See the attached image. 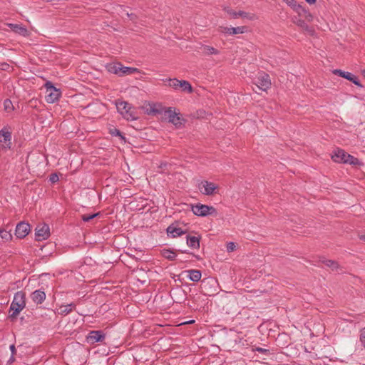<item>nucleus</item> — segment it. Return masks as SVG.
Listing matches in <instances>:
<instances>
[{
    "label": "nucleus",
    "instance_id": "f257e3e1",
    "mask_svg": "<svg viewBox=\"0 0 365 365\" xmlns=\"http://www.w3.org/2000/svg\"><path fill=\"white\" fill-rule=\"evenodd\" d=\"M331 159L339 163H346L352 165L360 164L358 158L351 155L342 149L337 148L331 154Z\"/></svg>",
    "mask_w": 365,
    "mask_h": 365
},
{
    "label": "nucleus",
    "instance_id": "f03ea898",
    "mask_svg": "<svg viewBox=\"0 0 365 365\" xmlns=\"http://www.w3.org/2000/svg\"><path fill=\"white\" fill-rule=\"evenodd\" d=\"M116 108L120 114L128 120H134L138 118L130 104L125 101H116Z\"/></svg>",
    "mask_w": 365,
    "mask_h": 365
},
{
    "label": "nucleus",
    "instance_id": "7ed1b4c3",
    "mask_svg": "<svg viewBox=\"0 0 365 365\" xmlns=\"http://www.w3.org/2000/svg\"><path fill=\"white\" fill-rule=\"evenodd\" d=\"M25 294L23 292H17L14 297L13 302L10 307V311L13 312L11 314V317H16L25 307Z\"/></svg>",
    "mask_w": 365,
    "mask_h": 365
},
{
    "label": "nucleus",
    "instance_id": "20e7f679",
    "mask_svg": "<svg viewBox=\"0 0 365 365\" xmlns=\"http://www.w3.org/2000/svg\"><path fill=\"white\" fill-rule=\"evenodd\" d=\"M165 115L168 118L169 122L172 123L176 128H180L186 121L180 113L176 112L175 109L171 107L166 108Z\"/></svg>",
    "mask_w": 365,
    "mask_h": 365
},
{
    "label": "nucleus",
    "instance_id": "39448f33",
    "mask_svg": "<svg viewBox=\"0 0 365 365\" xmlns=\"http://www.w3.org/2000/svg\"><path fill=\"white\" fill-rule=\"evenodd\" d=\"M254 84L259 89L266 91L271 86L269 76L264 72L259 73L255 79Z\"/></svg>",
    "mask_w": 365,
    "mask_h": 365
},
{
    "label": "nucleus",
    "instance_id": "423d86ee",
    "mask_svg": "<svg viewBox=\"0 0 365 365\" xmlns=\"http://www.w3.org/2000/svg\"><path fill=\"white\" fill-rule=\"evenodd\" d=\"M11 146V132L6 128L0 130V148L3 150L10 149Z\"/></svg>",
    "mask_w": 365,
    "mask_h": 365
},
{
    "label": "nucleus",
    "instance_id": "0eeeda50",
    "mask_svg": "<svg viewBox=\"0 0 365 365\" xmlns=\"http://www.w3.org/2000/svg\"><path fill=\"white\" fill-rule=\"evenodd\" d=\"M50 236L49 227L46 224H39L36 227V239L41 241L48 238Z\"/></svg>",
    "mask_w": 365,
    "mask_h": 365
},
{
    "label": "nucleus",
    "instance_id": "6e6552de",
    "mask_svg": "<svg viewBox=\"0 0 365 365\" xmlns=\"http://www.w3.org/2000/svg\"><path fill=\"white\" fill-rule=\"evenodd\" d=\"M198 187L200 191L205 195H211L218 188L215 183L206 180L202 181L199 184Z\"/></svg>",
    "mask_w": 365,
    "mask_h": 365
},
{
    "label": "nucleus",
    "instance_id": "1a4fd4ad",
    "mask_svg": "<svg viewBox=\"0 0 365 365\" xmlns=\"http://www.w3.org/2000/svg\"><path fill=\"white\" fill-rule=\"evenodd\" d=\"M333 73L336 75L339 76L340 77L344 78L351 81L357 86L362 87V85L360 83L357 77L349 72L344 71L340 69H336L333 71Z\"/></svg>",
    "mask_w": 365,
    "mask_h": 365
},
{
    "label": "nucleus",
    "instance_id": "9d476101",
    "mask_svg": "<svg viewBox=\"0 0 365 365\" xmlns=\"http://www.w3.org/2000/svg\"><path fill=\"white\" fill-rule=\"evenodd\" d=\"M191 210L197 216H207L215 212L214 207H191Z\"/></svg>",
    "mask_w": 365,
    "mask_h": 365
},
{
    "label": "nucleus",
    "instance_id": "9b49d317",
    "mask_svg": "<svg viewBox=\"0 0 365 365\" xmlns=\"http://www.w3.org/2000/svg\"><path fill=\"white\" fill-rule=\"evenodd\" d=\"M30 231V225L24 222H19L16 227V235L19 238L25 237Z\"/></svg>",
    "mask_w": 365,
    "mask_h": 365
},
{
    "label": "nucleus",
    "instance_id": "f8f14e48",
    "mask_svg": "<svg viewBox=\"0 0 365 365\" xmlns=\"http://www.w3.org/2000/svg\"><path fill=\"white\" fill-rule=\"evenodd\" d=\"M8 26L12 31L20 36L24 37L29 36V31L28 29L25 26H23L21 24H9Z\"/></svg>",
    "mask_w": 365,
    "mask_h": 365
},
{
    "label": "nucleus",
    "instance_id": "ddd939ff",
    "mask_svg": "<svg viewBox=\"0 0 365 365\" xmlns=\"http://www.w3.org/2000/svg\"><path fill=\"white\" fill-rule=\"evenodd\" d=\"M48 94L46 96V101L48 103H53L57 101L61 96L60 89L54 88L47 92Z\"/></svg>",
    "mask_w": 365,
    "mask_h": 365
},
{
    "label": "nucleus",
    "instance_id": "4468645a",
    "mask_svg": "<svg viewBox=\"0 0 365 365\" xmlns=\"http://www.w3.org/2000/svg\"><path fill=\"white\" fill-rule=\"evenodd\" d=\"M168 235L171 237H176L185 233L181 228L176 227L174 224L170 225L167 228Z\"/></svg>",
    "mask_w": 365,
    "mask_h": 365
},
{
    "label": "nucleus",
    "instance_id": "2eb2a0df",
    "mask_svg": "<svg viewBox=\"0 0 365 365\" xmlns=\"http://www.w3.org/2000/svg\"><path fill=\"white\" fill-rule=\"evenodd\" d=\"M88 338L92 343L103 341L105 339V334L101 331H91Z\"/></svg>",
    "mask_w": 365,
    "mask_h": 365
},
{
    "label": "nucleus",
    "instance_id": "dca6fc26",
    "mask_svg": "<svg viewBox=\"0 0 365 365\" xmlns=\"http://www.w3.org/2000/svg\"><path fill=\"white\" fill-rule=\"evenodd\" d=\"M31 297L33 302L37 304H41L46 299V294L42 290H36L31 293Z\"/></svg>",
    "mask_w": 365,
    "mask_h": 365
},
{
    "label": "nucleus",
    "instance_id": "f3484780",
    "mask_svg": "<svg viewBox=\"0 0 365 365\" xmlns=\"http://www.w3.org/2000/svg\"><path fill=\"white\" fill-rule=\"evenodd\" d=\"M245 31L244 26L237 27H222L221 31L229 35H235L238 34H243Z\"/></svg>",
    "mask_w": 365,
    "mask_h": 365
},
{
    "label": "nucleus",
    "instance_id": "a211bd4d",
    "mask_svg": "<svg viewBox=\"0 0 365 365\" xmlns=\"http://www.w3.org/2000/svg\"><path fill=\"white\" fill-rule=\"evenodd\" d=\"M75 307L76 304L74 303H71L66 305H61L57 309L58 314L61 315H67L72 312Z\"/></svg>",
    "mask_w": 365,
    "mask_h": 365
},
{
    "label": "nucleus",
    "instance_id": "6ab92c4d",
    "mask_svg": "<svg viewBox=\"0 0 365 365\" xmlns=\"http://www.w3.org/2000/svg\"><path fill=\"white\" fill-rule=\"evenodd\" d=\"M186 272L188 274L187 277L192 282H198L201 279V272L197 269H190L186 271Z\"/></svg>",
    "mask_w": 365,
    "mask_h": 365
},
{
    "label": "nucleus",
    "instance_id": "aec40b11",
    "mask_svg": "<svg viewBox=\"0 0 365 365\" xmlns=\"http://www.w3.org/2000/svg\"><path fill=\"white\" fill-rule=\"evenodd\" d=\"M322 262L327 267L331 268L332 271L339 272L341 271V268L337 262L331 259H323Z\"/></svg>",
    "mask_w": 365,
    "mask_h": 365
},
{
    "label": "nucleus",
    "instance_id": "412c9836",
    "mask_svg": "<svg viewBox=\"0 0 365 365\" xmlns=\"http://www.w3.org/2000/svg\"><path fill=\"white\" fill-rule=\"evenodd\" d=\"M187 245L193 249H197L200 247L199 238L195 236H187Z\"/></svg>",
    "mask_w": 365,
    "mask_h": 365
},
{
    "label": "nucleus",
    "instance_id": "4be33fe9",
    "mask_svg": "<svg viewBox=\"0 0 365 365\" xmlns=\"http://www.w3.org/2000/svg\"><path fill=\"white\" fill-rule=\"evenodd\" d=\"M120 66H121L120 63H112V64H110L108 66V70L109 72L119 76L120 73V69H121Z\"/></svg>",
    "mask_w": 365,
    "mask_h": 365
},
{
    "label": "nucleus",
    "instance_id": "5701e85b",
    "mask_svg": "<svg viewBox=\"0 0 365 365\" xmlns=\"http://www.w3.org/2000/svg\"><path fill=\"white\" fill-rule=\"evenodd\" d=\"M202 53L205 55H217L219 53V51L214 47L205 45L202 46Z\"/></svg>",
    "mask_w": 365,
    "mask_h": 365
},
{
    "label": "nucleus",
    "instance_id": "b1692460",
    "mask_svg": "<svg viewBox=\"0 0 365 365\" xmlns=\"http://www.w3.org/2000/svg\"><path fill=\"white\" fill-rule=\"evenodd\" d=\"M120 68H121L120 73L119 76L132 74L137 71V68H135L123 66L122 64H121Z\"/></svg>",
    "mask_w": 365,
    "mask_h": 365
},
{
    "label": "nucleus",
    "instance_id": "393cba45",
    "mask_svg": "<svg viewBox=\"0 0 365 365\" xmlns=\"http://www.w3.org/2000/svg\"><path fill=\"white\" fill-rule=\"evenodd\" d=\"M285 1L287 5H289L290 7L293 8L298 13H300V11H305L304 9L299 4H297V1L295 0H283Z\"/></svg>",
    "mask_w": 365,
    "mask_h": 365
},
{
    "label": "nucleus",
    "instance_id": "a878e982",
    "mask_svg": "<svg viewBox=\"0 0 365 365\" xmlns=\"http://www.w3.org/2000/svg\"><path fill=\"white\" fill-rule=\"evenodd\" d=\"M162 255L165 259H168L170 260H174L176 257L175 252L170 250H163L162 251Z\"/></svg>",
    "mask_w": 365,
    "mask_h": 365
},
{
    "label": "nucleus",
    "instance_id": "bb28decb",
    "mask_svg": "<svg viewBox=\"0 0 365 365\" xmlns=\"http://www.w3.org/2000/svg\"><path fill=\"white\" fill-rule=\"evenodd\" d=\"M179 85L180 88H182L183 91H187L188 93H191L192 91V88L190 83L187 81H181V83Z\"/></svg>",
    "mask_w": 365,
    "mask_h": 365
},
{
    "label": "nucleus",
    "instance_id": "cd10ccee",
    "mask_svg": "<svg viewBox=\"0 0 365 365\" xmlns=\"http://www.w3.org/2000/svg\"><path fill=\"white\" fill-rule=\"evenodd\" d=\"M109 133L113 136H119L121 140L125 141V138L122 135L121 132L118 129L115 128H110Z\"/></svg>",
    "mask_w": 365,
    "mask_h": 365
},
{
    "label": "nucleus",
    "instance_id": "c85d7f7f",
    "mask_svg": "<svg viewBox=\"0 0 365 365\" xmlns=\"http://www.w3.org/2000/svg\"><path fill=\"white\" fill-rule=\"evenodd\" d=\"M169 83H168V86L170 87H172L175 89H178L180 88V83H181V81H179L176 78H173V79H168V80Z\"/></svg>",
    "mask_w": 365,
    "mask_h": 365
},
{
    "label": "nucleus",
    "instance_id": "c756f323",
    "mask_svg": "<svg viewBox=\"0 0 365 365\" xmlns=\"http://www.w3.org/2000/svg\"><path fill=\"white\" fill-rule=\"evenodd\" d=\"M294 23L302 29L307 30L309 32L312 31V30L309 29V26L307 24V23L302 19H298L297 21H294Z\"/></svg>",
    "mask_w": 365,
    "mask_h": 365
},
{
    "label": "nucleus",
    "instance_id": "7c9ffc66",
    "mask_svg": "<svg viewBox=\"0 0 365 365\" xmlns=\"http://www.w3.org/2000/svg\"><path fill=\"white\" fill-rule=\"evenodd\" d=\"M149 106L150 109L146 111L148 114L156 115L161 113V110L157 108L155 104H150Z\"/></svg>",
    "mask_w": 365,
    "mask_h": 365
},
{
    "label": "nucleus",
    "instance_id": "2f4dec72",
    "mask_svg": "<svg viewBox=\"0 0 365 365\" xmlns=\"http://www.w3.org/2000/svg\"><path fill=\"white\" fill-rule=\"evenodd\" d=\"M4 110L7 112H10L14 110V106L12 102L9 99H6L4 101Z\"/></svg>",
    "mask_w": 365,
    "mask_h": 365
},
{
    "label": "nucleus",
    "instance_id": "473e14b6",
    "mask_svg": "<svg viewBox=\"0 0 365 365\" xmlns=\"http://www.w3.org/2000/svg\"><path fill=\"white\" fill-rule=\"evenodd\" d=\"M99 215H100L99 212L93 213V214H90V215H83L81 216V218L84 222H88L91 220L95 218L96 217L98 216Z\"/></svg>",
    "mask_w": 365,
    "mask_h": 365
},
{
    "label": "nucleus",
    "instance_id": "72a5a7b5",
    "mask_svg": "<svg viewBox=\"0 0 365 365\" xmlns=\"http://www.w3.org/2000/svg\"><path fill=\"white\" fill-rule=\"evenodd\" d=\"M0 237L4 240H9L11 237V235L9 232L4 230H0Z\"/></svg>",
    "mask_w": 365,
    "mask_h": 365
},
{
    "label": "nucleus",
    "instance_id": "f704fd0d",
    "mask_svg": "<svg viewBox=\"0 0 365 365\" xmlns=\"http://www.w3.org/2000/svg\"><path fill=\"white\" fill-rule=\"evenodd\" d=\"M58 180H59V178H58V175L56 173H52L49 176V181L51 183H55V182H58Z\"/></svg>",
    "mask_w": 365,
    "mask_h": 365
},
{
    "label": "nucleus",
    "instance_id": "c9c22d12",
    "mask_svg": "<svg viewBox=\"0 0 365 365\" xmlns=\"http://www.w3.org/2000/svg\"><path fill=\"white\" fill-rule=\"evenodd\" d=\"M360 341L362 344V346L364 347L365 349V328L363 329L361 331V334H360Z\"/></svg>",
    "mask_w": 365,
    "mask_h": 365
},
{
    "label": "nucleus",
    "instance_id": "e433bc0d",
    "mask_svg": "<svg viewBox=\"0 0 365 365\" xmlns=\"http://www.w3.org/2000/svg\"><path fill=\"white\" fill-rule=\"evenodd\" d=\"M235 248H236V245L234 242H230L227 243V252H233L235 250Z\"/></svg>",
    "mask_w": 365,
    "mask_h": 365
},
{
    "label": "nucleus",
    "instance_id": "4c0bfd02",
    "mask_svg": "<svg viewBox=\"0 0 365 365\" xmlns=\"http://www.w3.org/2000/svg\"><path fill=\"white\" fill-rule=\"evenodd\" d=\"M44 87L46 88V92H48L50 90L56 88V87L51 81H47L45 83Z\"/></svg>",
    "mask_w": 365,
    "mask_h": 365
},
{
    "label": "nucleus",
    "instance_id": "58836bf2",
    "mask_svg": "<svg viewBox=\"0 0 365 365\" xmlns=\"http://www.w3.org/2000/svg\"><path fill=\"white\" fill-rule=\"evenodd\" d=\"M126 15L130 18V20L133 21V22H135L137 19H138V16L136 14H129L128 12L126 13Z\"/></svg>",
    "mask_w": 365,
    "mask_h": 365
},
{
    "label": "nucleus",
    "instance_id": "ea45409f",
    "mask_svg": "<svg viewBox=\"0 0 365 365\" xmlns=\"http://www.w3.org/2000/svg\"><path fill=\"white\" fill-rule=\"evenodd\" d=\"M226 11L230 14L234 19L237 18V12L231 9H226Z\"/></svg>",
    "mask_w": 365,
    "mask_h": 365
},
{
    "label": "nucleus",
    "instance_id": "a19ab883",
    "mask_svg": "<svg viewBox=\"0 0 365 365\" xmlns=\"http://www.w3.org/2000/svg\"><path fill=\"white\" fill-rule=\"evenodd\" d=\"M38 103V101L37 99H31L29 101V105L31 107L36 108Z\"/></svg>",
    "mask_w": 365,
    "mask_h": 365
},
{
    "label": "nucleus",
    "instance_id": "79ce46f5",
    "mask_svg": "<svg viewBox=\"0 0 365 365\" xmlns=\"http://www.w3.org/2000/svg\"><path fill=\"white\" fill-rule=\"evenodd\" d=\"M0 68L4 71H6L9 68V65L6 63H1Z\"/></svg>",
    "mask_w": 365,
    "mask_h": 365
},
{
    "label": "nucleus",
    "instance_id": "37998d69",
    "mask_svg": "<svg viewBox=\"0 0 365 365\" xmlns=\"http://www.w3.org/2000/svg\"><path fill=\"white\" fill-rule=\"evenodd\" d=\"M247 15H248L247 13L242 11H240L237 12V17L242 16V17L247 18Z\"/></svg>",
    "mask_w": 365,
    "mask_h": 365
},
{
    "label": "nucleus",
    "instance_id": "c03bdc74",
    "mask_svg": "<svg viewBox=\"0 0 365 365\" xmlns=\"http://www.w3.org/2000/svg\"><path fill=\"white\" fill-rule=\"evenodd\" d=\"M10 350H11V354H13V355L16 354V347H15L14 344H11L10 346Z\"/></svg>",
    "mask_w": 365,
    "mask_h": 365
},
{
    "label": "nucleus",
    "instance_id": "a18cd8bd",
    "mask_svg": "<svg viewBox=\"0 0 365 365\" xmlns=\"http://www.w3.org/2000/svg\"><path fill=\"white\" fill-rule=\"evenodd\" d=\"M15 361L14 355L11 354L10 359L8 360L9 364H11Z\"/></svg>",
    "mask_w": 365,
    "mask_h": 365
},
{
    "label": "nucleus",
    "instance_id": "49530a36",
    "mask_svg": "<svg viewBox=\"0 0 365 365\" xmlns=\"http://www.w3.org/2000/svg\"><path fill=\"white\" fill-rule=\"evenodd\" d=\"M317 0H306V1L310 4H314Z\"/></svg>",
    "mask_w": 365,
    "mask_h": 365
},
{
    "label": "nucleus",
    "instance_id": "de8ad7c7",
    "mask_svg": "<svg viewBox=\"0 0 365 365\" xmlns=\"http://www.w3.org/2000/svg\"><path fill=\"white\" fill-rule=\"evenodd\" d=\"M360 240L365 241V235H361L359 236Z\"/></svg>",
    "mask_w": 365,
    "mask_h": 365
},
{
    "label": "nucleus",
    "instance_id": "09e8293b",
    "mask_svg": "<svg viewBox=\"0 0 365 365\" xmlns=\"http://www.w3.org/2000/svg\"><path fill=\"white\" fill-rule=\"evenodd\" d=\"M306 18L308 19V20H311L312 16V15L309 13L307 16H306Z\"/></svg>",
    "mask_w": 365,
    "mask_h": 365
},
{
    "label": "nucleus",
    "instance_id": "8fccbe9b",
    "mask_svg": "<svg viewBox=\"0 0 365 365\" xmlns=\"http://www.w3.org/2000/svg\"><path fill=\"white\" fill-rule=\"evenodd\" d=\"M190 205H193L192 204H190ZM195 205H197V206H200V205H204L203 204H201L200 202H197V204H195Z\"/></svg>",
    "mask_w": 365,
    "mask_h": 365
},
{
    "label": "nucleus",
    "instance_id": "3c124183",
    "mask_svg": "<svg viewBox=\"0 0 365 365\" xmlns=\"http://www.w3.org/2000/svg\"><path fill=\"white\" fill-rule=\"evenodd\" d=\"M167 165V163L161 164L160 168H164Z\"/></svg>",
    "mask_w": 365,
    "mask_h": 365
},
{
    "label": "nucleus",
    "instance_id": "603ef678",
    "mask_svg": "<svg viewBox=\"0 0 365 365\" xmlns=\"http://www.w3.org/2000/svg\"><path fill=\"white\" fill-rule=\"evenodd\" d=\"M257 350H258L259 351H261V352L264 351V349H262V348H259V349H258Z\"/></svg>",
    "mask_w": 365,
    "mask_h": 365
}]
</instances>
